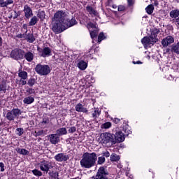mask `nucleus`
I'll use <instances>...</instances> for the list:
<instances>
[{"label": "nucleus", "instance_id": "11", "mask_svg": "<svg viewBox=\"0 0 179 179\" xmlns=\"http://www.w3.org/2000/svg\"><path fill=\"white\" fill-rule=\"evenodd\" d=\"M113 139H115V144L121 143V142L125 141V134L122 131H119L114 134Z\"/></svg>", "mask_w": 179, "mask_h": 179}, {"label": "nucleus", "instance_id": "62", "mask_svg": "<svg viewBox=\"0 0 179 179\" xmlns=\"http://www.w3.org/2000/svg\"><path fill=\"white\" fill-rule=\"evenodd\" d=\"M2 43H3L2 37L0 36V47H2Z\"/></svg>", "mask_w": 179, "mask_h": 179}, {"label": "nucleus", "instance_id": "3", "mask_svg": "<svg viewBox=\"0 0 179 179\" xmlns=\"http://www.w3.org/2000/svg\"><path fill=\"white\" fill-rule=\"evenodd\" d=\"M159 33H160V29L154 28L149 36H144L141 39L143 45H144V47L155 45V44L159 41V38H157V34H159Z\"/></svg>", "mask_w": 179, "mask_h": 179}, {"label": "nucleus", "instance_id": "29", "mask_svg": "<svg viewBox=\"0 0 179 179\" xmlns=\"http://www.w3.org/2000/svg\"><path fill=\"white\" fill-rule=\"evenodd\" d=\"M36 16L40 19L41 22H43V20L45 19V11L41 10H38Z\"/></svg>", "mask_w": 179, "mask_h": 179}, {"label": "nucleus", "instance_id": "61", "mask_svg": "<svg viewBox=\"0 0 179 179\" xmlns=\"http://www.w3.org/2000/svg\"><path fill=\"white\" fill-rule=\"evenodd\" d=\"M170 51H171V48L170 49V48H166V50H165V52L166 53V54H169V52H170Z\"/></svg>", "mask_w": 179, "mask_h": 179}, {"label": "nucleus", "instance_id": "46", "mask_svg": "<svg viewBox=\"0 0 179 179\" xmlns=\"http://www.w3.org/2000/svg\"><path fill=\"white\" fill-rule=\"evenodd\" d=\"M76 131V127L73 126L69 128L68 132L69 134H74Z\"/></svg>", "mask_w": 179, "mask_h": 179}, {"label": "nucleus", "instance_id": "40", "mask_svg": "<svg viewBox=\"0 0 179 179\" xmlns=\"http://www.w3.org/2000/svg\"><path fill=\"white\" fill-rule=\"evenodd\" d=\"M31 173L34 174V176H36V177H41V176H43V172L38 169H34L31 171Z\"/></svg>", "mask_w": 179, "mask_h": 179}, {"label": "nucleus", "instance_id": "14", "mask_svg": "<svg viewBox=\"0 0 179 179\" xmlns=\"http://www.w3.org/2000/svg\"><path fill=\"white\" fill-rule=\"evenodd\" d=\"M23 12L24 13L25 20H29V19L33 16V10H31V8H30L29 5H25L24 6Z\"/></svg>", "mask_w": 179, "mask_h": 179}, {"label": "nucleus", "instance_id": "43", "mask_svg": "<svg viewBox=\"0 0 179 179\" xmlns=\"http://www.w3.org/2000/svg\"><path fill=\"white\" fill-rule=\"evenodd\" d=\"M50 124V117H43L42 122H41V125H47Z\"/></svg>", "mask_w": 179, "mask_h": 179}, {"label": "nucleus", "instance_id": "18", "mask_svg": "<svg viewBox=\"0 0 179 179\" xmlns=\"http://www.w3.org/2000/svg\"><path fill=\"white\" fill-rule=\"evenodd\" d=\"M171 52L179 55V42L172 44L171 46Z\"/></svg>", "mask_w": 179, "mask_h": 179}, {"label": "nucleus", "instance_id": "36", "mask_svg": "<svg viewBox=\"0 0 179 179\" xmlns=\"http://www.w3.org/2000/svg\"><path fill=\"white\" fill-rule=\"evenodd\" d=\"M107 38V36L104 35V32H100L99 36H98V39H97V43L98 44H100L103 40H106Z\"/></svg>", "mask_w": 179, "mask_h": 179}, {"label": "nucleus", "instance_id": "7", "mask_svg": "<svg viewBox=\"0 0 179 179\" xmlns=\"http://www.w3.org/2000/svg\"><path fill=\"white\" fill-rule=\"evenodd\" d=\"M10 57L15 61H22L24 57V50L19 48H14L11 50Z\"/></svg>", "mask_w": 179, "mask_h": 179}, {"label": "nucleus", "instance_id": "37", "mask_svg": "<svg viewBox=\"0 0 179 179\" xmlns=\"http://www.w3.org/2000/svg\"><path fill=\"white\" fill-rule=\"evenodd\" d=\"M120 159V156L115 153L111 154L110 157V162H118Z\"/></svg>", "mask_w": 179, "mask_h": 179}, {"label": "nucleus", "instance_id": "12", "mask_svg": "<svg viewBox=\"0 0 179 179\" xmlns=\"http://www.w3.org/2000/svg\"><path fill=\"white\" fill-rule=\"evenodd\" d=\"M55 160L59 162H68L69 160V155L65 153H59L55 156Z\"/></svg>", "mask_w": 179, "mask_h": 179}, {"label": "nucleus", "instance_id": "10", "mask_svg": "<svg viewBox=\"0 0 179 179\" xmlns=\"http://www.w3.org/2000/svg\"><path fill=\"white\" fill-rule=\"evenodd\" d=\"M37 51L38 52V54L40 57H42L43 58H46V57H51V48L49 47H45L43 49L38 47Z\"/></svg>", "mask_w": 179, "mask_h": 179}, {"label": "nucleus", "instance_id": "51", "mask_svg": "<svg viewBox=\"0 0 179 179\" xmlns=\"http://www.w3.org/2000/svg\"><path fill=\"white\" fill-rule=\"evenodd\" d=\"M0 168L1 172L5 171V164H3V162H0Z\"/></svg>", "mask_w": 179, "mask_h": 179}, {"label": "nucleus", "instance_id": "49", "mask_svg": "<svg viewBox=\"0 0 179 179\" xmlns=\"http://www.w3.org/2000/svg\"><path fill=\"white\" fill-rule=\"evenodd\" d=\"M117 10L118 12H124V10H125V6L122 5L119 6L117 8Z\"/></svg>", "mask_w": 179, "mask_h": 179}, {"label": "nucleus", "instance_id": "6", "mask_svg": "<svg viewBox=\"0 0 179 179\" xmlns=\"http://www.w3.org/2000/svg\"><path fill=\"white\" fill-rule=\"evenodd\" d=\"M101 138L104 145H108L109 146H113V145H115L114 134L107 132L102 133L101 134Z\"/></svg>", "mask_w": 179, "mask_h": 179}, {"label": "nucleus", "instance_id": "41", "mask_svg": "<svg viewBox=\"0 0 179 179\" xmlns=\"http://www.w3.org/2000/svg\"><path fill=\"white\" fill-rule=\"evenodd\" d=\"M26 93H27V96H31V94H36V90H34V88H31V87H28L26 90Z\"/></svg>", "mask_w": 179, "mask_h": 179}, {"label": "nucleus", "instance_id": "38", "mask_svg": "<svg viewBox=\"0 0 179 179\" xmlns=\"http://www.w3.org/2000/svg\"><path fill=\"white\" fill-rule=\"evenodd\" d=\"M27 85H28L29 87H33L34 85H36V80L34 79V78L31 77L27 82Z\"/></svg>", "mask_w": 179, "mask_h": 179}, {"label": "nucleus", "instance_id": "22", "mask_svg": "<svg viewBox=\"0 0 179 179\" xmlns=\"http://www.w3.org/2000/svg\"><path fill=\"white\" fill-rule=\"evenodd\" d=\"M24 104H31L34 103V96L33 95L25 97L23 100Z\"/></svg>", "mask_w": 179, "mask_h": 179}, {"label": "nucleus", "instance_id": "50", "mask_svg": "<svg viewBox=\"0 0 179 179\" xmlns=\"http://www.w3.org/2000/svg\"><path fill=\"white\" fill-rule=\"evenodd\" d=\"M14 16H13V19H17V17H19V16H20V11H17L16 12V10L14 11Z\"/></svg>", "mask_w": 179, "mask_h": 179}, {"label": "nucleus", "instance_id": "28", "mask_svg": "<svg viewBox=\"0 0 179 179\" xmlns=\"http://www.w3.org/2000/svg\"><path fill=\"white\" fill-rule=\"evenodd\" d=\"M18 78H20V79H27L29 78V73L27 71L19 70Z\"/></svg>", "mask_w": 179, "mask_h": 179}, {"label": "nucleus", "instance_id": "23", "mask_svg": "<svg viewBox=\"0 0 179 179\" xmlns=\"http://www.w3.org/2000/svg\"><path fill=\"white\" fill-rule=\"evenodd\" d=\"M15 151L17 152V153H19V155H22V156H28L29 153V150L20 148H15Z\"/></svg>", "mask_w": 179, "mask_h": 179}, {"label": "nucleus", "instance_id": "44", "mask_svg": "<svg viewBox=\"0 0 179 179\" xmlns=\"http://www.w3.org/2000/svg\"><path fill=\"white\" fill-rule=\"evenodd\" d=\"M101 128H104V129H108V128H111V122H106L103 123L101 126Z\"/></svg>", "mask_w": 179, "mask_h": 179}, {"label": "nucleus", "instance_id": "24", "mask_svg": "<svg viewBox=\"0 0 179 179\" xmlns=\"http://www.w3.org/2000/svg\"><path fill=\"white\" fill-rule=\"evenodd\" d=\"M86 10L88 12L89 15H93L94 16H97V11L92 6H87L86 7Z\"/></svg>", "mask_w": 179, "mask_h": 179}, {"label": "nucleus", "instance_id": "26", "mask_svg": "<svg viewBox=\"0 0 179 179\" xmlns=\"http://www.w3.org/2000/svg\"><path fill=\"white\" fill-rule=\"evenodd\" d=\"M169 16H170V17H172V19H177V18H178L179 10L178 9L172 10L169 13Z\"/></svg>", "mask_w": 179, "mask_h": 179}, {"label": "nucleus", "instance_id": "35", "mask_svg": "<svg viewBox=\"0 0 179 179\" xmlns=\"http://www.w3.org/2000/svg\"><path fill=\"white\" fill-rule=\"evenodd\" d=\"M16 83L19 86H24L27 85V78H20V80H17Z\"/></svg>", "mask_w": 179, "mask_h": 179}, {"label": "nucleus", "instance_id": "58", "mask_svg": "<svg viewBox=\"0 0 179 179\" xmlns=\"http://www.w3.org/2000/svg\"><path fill=\"white\" fill-rule=\"evenodd\" d=\"M175 24L179 26V17L175 20Z\"/></svg>", "mask_w": 179, "mask_h": 179}, {"label": "nucleus", "instance_id": "64", "mask_svg": "<svg viewBox=\"0 0 179 179\" xmlns=\"http://www.w3.org/2000/svg\"><path fill=\"white\" fill-rule=\"evenodd\" d=\"M113 2V0H108V3H111Z\"/></svg>", "mask_w": 179, "mask_h": 179}, {"label": "nucleus", "instance_id": "59", "mask_svg": "<svg viewBox=\"0 0 179 179\" xmlns=\"http://www.w3.org/2000/svg\"><path fill=\"white\" fill-rule=\"evenodd\" d=\"M126 176H127V177H129L130 179L134 178V176L129 175V173H128V172L126 173Z\"/></svg>", "mask_w": 179, "mask_h": 179}, {"label": "nucleus", "instance_id": "31", "mask_svg": "<svg viewBox=\"0 0 179 179\" xmlns=\"http://www.w3.org/2000/svg\"><path fill=\"white\" fill-rule=\"evenodd\" d=\"M37 23H38V17L37 16H33L29 22V26H36Z\"/></svg>", "mask_w": 179, "mask_h": 179}, {"label": "nucleus", "instance_id": "33", "mask_svg": "<svg viewBox=\"0 0 179 179\" xmlns=\"http://www.w3.org/2000/svg\"><path fill=\"white\" fill-rule=\"evenodd\" d=\"M100 114H101V110L99 108H96L94 113H92V117L96 120V118H99V117H100Z\"/></svg>", "mask_w": 179, "mask_h": 179}, {"label": "nucleus", "instance_id": "56", "mask_svg": "<svg viewBox=\"0 0 179 179\" xmlns=\"http://www.w3.org/2000/svg\"><path fill=\"white\" fill-rule=\"evenodd\" d=\"M127 3L129 6H132L134 5V1L133 0H127Z\"/></svg>", "mask_w": 179, "mask_h": 179}, {"label": "nucleus", "instance_id": "1", "mask_svg": "<svg viewBox=\"0 0 179 179\" xmlns=\"http://www.w3.org/2000/svg\"><path fill=\"white\" fill-rule=\"evenodd\" d=\"M66 17V11L64 10H57L55 14L53 19L55 22L52 23V31L55 34H59L65 31V30L69 29V27H73L78 24V21L75 17H72L71 20Z\"/></svg>", "mask_w": 179, "mask_h": 179}, {"label": "nucleus", "instance_id": "42", "mask_svg": "<svg viewBox=\"0 0 179 179\" xmlns=\"http://www.w3.org/2000/svg\"><path fill=\"white\" fill-rule=\"evenodd\" d=\"M106 162V157L101 156L98 157L97 164L101 165L104 164Z\"/></svg>", "mask_w": 179, "mask_h": 179}, {"label": "nucleus", "instance_id": "16", "mask_svg": "<svg viewBox=\"0 0 179 179\" xmlns=\"http://www.w3.org/2000/svg\"><path fill=\"white\" fill-rule=\"evenodd\" d=\"M49 141L52 145H57L59 142V136L57 133L51 134L50 135Z\"/></svg>", "mask_w": 179, "mask_h": 179}, {"label": "nucleus", "instance_id": "9", "mask_svg": "<svg viewBox=\"0 0 179 179\" xmlns=\"http://www.w3.org/2000/svg\"><path fill=\"white\" fill-rule=\"evenodd\" d=\"M17 38H24L27 43H29L30 44L33 43L34 41H36V37L33 34V33H24V34H20L16 35Z\"/></svg>", "mask_w": 179, "mask_h": 179}, {"label": "nucleus", "instance_id": "32", "mask_svg": "<svg viewBox=\"0 0 179 179\" xmlns=\"http://www.w3.org/2000/svg\"><path fill=\"white\" fill-rule=\"evenodd\" d=\"M96 26H97V24L96 23L89 22L87 24V28L88 29L89 31L90 30H96V29H99V28Z\"/></svg>", "mask_w": 179, "mask_h": 179}, {"label": "nucleus", "instance_id": "27", "mask_svg": "<svg viewBox=\"0 0 179 179\" xmlns=\"http://www.w3.org/2000/svg\"><path fill=\"white\" fill-rule=\"evenodd\" d=\"M90 37L92 40L94 38H97V35L99 34V29H90Z\"/></svg>", "mask_w": 179, "mask_h": 179}, {"label": "nucleus", "instance_id": "19", "mask_svg": "<svg viewBox=\"0 0 179 179\" xmlns=\"http://www.w3.org/2000/svg\"><path fill=\"white\" fill-rule=\"evenodd\" d=\"M75 110L77 113H87V108H85V106L80 103L76 106Z\"/></svg>", "mask_w": 179, "mask_h": 179}, {"label": "nucleus", "instance_id": "17", "mask_svg": "<svg viewBox=\"0 0 179 179\" xmlns=\"http://www.w3.org/2000/svg\"><path fill=\"white\" fill-rule=\"evenodd\" d=\"M24 58L27 61V62H31L33 59H34V54L30 51L26 52L24 50Z\"/></svg>", "mask_w": 179, "mask_h": 179}, {"label": "nucleus", "instance_id": "8", "mask_svg": "<svg viewBox=\"0 0 179 179\" xmlns=\"http://www.w3.org/2000/svg\"><path fill=\"white\" fill-rule=\"evenodd\" d=\"M39 168L41 171H45V173H49L51 169L55 168V164L52 163V162L43 159L39 163Z\"/></svg>", "mask_w": 179, "mask_h": 179}, {"label": "nucleus", "instance_id": "63", "mask_svg": "<svg viewBox=\"0 0 179 179\" xmlns=\"http://www.w3.org/2000/svg\"><path fill=\"white\" fill-rule=\"evenodd\" d=\"M112 8H113V9H117V5L113 4V5L112 6Z\"/></svg>", "mask_w": 179, "mask_h": 179}, {"label": "nucleus", "instance_id": "57", "mask_svg": "<svg viewBox=\"0 0 179 179\" xmlns=\"http://www.w3.org/2000/svg\"><path fill=\"white\" fill-rule=\"evenodd\" d=\"M133 64H134V65H139V64H142V62H141V61H136V62H135V61H133Z\"/></svg>", "mask_w": 179, "mask_h": 179}, {"label": "nucleus", "instance_id": "47", "mask_svg": "<svg viewBox=\"0 0 179 179\" xmlns=\"http://www.w3.org/2000/svg\"><path fill=\"white\" fill-rule=\"evenodd\" d=\"M13 3V0H6L4 4V8H7L8 5H12Z\"/></svg>", "mask_w": 179, "mask_h": 179}, {"label": "nucleus", "instance_id": "53", "mask_svg": "<svg viewBox=\"0 0 179 179\" xmlns=\"http://www.w3.org/2000/svg\"><path fill=\"white\" fill-rule=\"evenodd\" d=\"M103 157H110V152L106 151L103 152Z\"/></svg>", "mask_w": 179, "mask_h": 179}, {"label": "nucleus", "instance_id": "55", "mask_svg": "<svg viewBox=\"0 0 179 179\" xmlns=\"http://www.w3.org/2000/svg\"><path fill=\"white\" fill-rule=\"evenodd\" d=\"M166 29H167L168 30H171V31L174 30V28L173 27V25H171V24H168V25L166 26Z\"/></svg>", "mask_w": 179, "mask_h": 179}, {"label": "nucleus", "instance_id": "45", "mask_svg": "<svg viewBox=\"0 0 179 179\" xmlns=\"http://www.w3.org/2000/svg\"><path fill=\"white\" fill-rule=\"evenodd\" d=\"M16 131L18 136H22V135H23V128H17Z\"/></svg>", "mask_w": 179, "mask_h": 179}, {"label": "nucleus", "instance_id": "60", "mask_svg": "<svg viewBox=\"0 0 179 179\" xmlns=\"http://www.w3.org/2000/svg\"><path fill=\"white\" fill-rule=\"evenodd\" d=\"M153 3H154L155 6H159V1L157 0H155Z\"/></svg>", "mask_w": 179, "mask_h": 179}, {"label": "nucleus", "instance_id": "21", "mask_svg": "<svg viewBox=\"0 0 179 179\" xmlns=\"http://www.w3.org/2000/svg\"><path fill=\"white\" fill-rule=\"evenodd\" d=\"M48 173L49 179H59V173L55 171H50Z\"/></svg>", "mask_w": 179, "mask_h": 179}, {"label": "nucleus", "instance_id": "25", "mask_svg": "<svg viewBox=\"0 0 179 179\" xmlns=\"http://www.w3.org/2000/svg\"><path fill=\"white\" fill-rule=\"evenodd\" d=\"M68 134V131H66V128L62 127L58 129L56 131V134H57L58 136H62L64 135H66Z\"/></svg>", "mask_w": 179, "mask_h": 179}, {"label": "nucleus", "instance_id": "30", "mask_svg": "<svg viewBox=\"0 0 179 179\" xmlns=\"http://www.w3.org/2000/svg\"><path fill=\"white\" fill-rule=\"evenodd\" d=\"M8 86L6 84V82L5 81H1L0 83V93L1 92H3V93H6V90H8Z\"/></svg>", "mask_w": 179, "mask_h": 179}, {"label": "nucleus", "instance_id": "34", "mask_svg": "<svg viewBox=\"0 0 179 179\" xmlns=\"http://www.w3.org/2000/svg\"><path fill=\"white\" fill-rule=\"evenodd\" d=\"M154 10L155 6H153L152 4H150L145 8V12L148 13V15H152Z\"/></svg>", "mask_w": 179, "mask_h": 179}, {"label": "nucleus", "instance_id": "20", "mask_svg": "<svg viewBox=\"0 0 179 179\" xmlns=\"http://www.w3.org/2000/svg\"><path fill=\"white\" fill-rule=\"evenodd\" d=\"M77 66L80 71H85L87 68V62H85V60H80L77 64Z\"/></svg>", "mask_w": 179, "mask_h": 179}, {"label": "nucleus", "instance_id": "4", "mask_svg": "<svg viewBox=\"0 0 179 179\" xmlns=\"http://www.w3.org/2000/svg\"><path fill=\"white\" fill-rule=\"evenodd\" d=\"M34 69L35 72L38 75H41V76H47V75L51 73V67L48 64H41L39 63L36 64Z\"/></svg>", "mask_w": 179, "mask_h": 179}, {"label": "nucleus", "instance_id": "48", "mask_svg": "<svg viewBox=\"0 0 179 179\" xmlns=\"http://www.w3.org/2000/svg\"><path fill=\"white\" fill-rule=\"evenodd\" d=\"M36 136H41V135H44V130H40L38 131H35Z\"/></svg>", "mask_w": 179, "mask_h": 179}, {"label": "nucleus", "instance_id": "15", "mask_svg": "<svg viewBox=\"0 0 179 179\" xmlns=\"http://www.w3.org/2000/svg\"><path fill=\"white\" fill-rule=\"evenodd\" d=\"M120 128H122L123 131L124 132V135L128 136V135H131L132 134V131H131V127L128 125V123L124 122L122 125L120 126Z\"/></svg>", "mask_w": 179, "mask_h": 179}, {"label": "nucleus", "instance_id": "13", "mask_svg": "<svg viewBox=\"0 0 179 179\" xmlns=\"http://www.w3.org/2000/svg\"><path fill=\"white\" fill-rule=\"evenodd\" d=\"M173 43H174V37H173L172 36H167L162 39V45L166 48L169 47L170 44H173Z\"/></svg>", "mask_w": 179, "mask_h": 179}, {"label": "nucleus", "instance_id": "5", "mask_svg": "<svg viewBox=\"0 0 179 179\" xmlns=\"http://www.w3.org/2000/svg\"><path fill=\"white\" fill-rule=\"evenodd\" d=\"M20 115H22V110L17 108H14L11 110H8L4 117L6 120L12 122L16 118H19Z\"/></svg>", "mask_w": 179, "mask_h": 179}, {"label": "nucleus", "instance_id": "52", "mask_svg": "<svg viewBox=\"0 0 179 179\" xmlns=\"http://www.w3.org/2000/svg\"><path fill=\"white\" fill-rule=\"evenodd\" d=\"M6 1L5 0H0V8H5V3Z\"/></svg>", "mask_w": 179, "mask_h": 179}, {"label": "nucleus", "instance_id": "2", "mask_svg": "<svg viewBox=\"0 0 179 179\" xmlns=\"http://www.w3.org/2000/svg\"><path fill=\"white\" fill-rule=\"evenodd\" d=\"M96 162H97V154L87 152L83 155L80 164L83 169H92L96 166Z\"/></svg>", "mask_w": 179, "mask_h": 179}, {"label": "nucleus", "instance_id": "39", "mask_svg": "<svg viewBox=\"0 0 179 179\" xmlns=\"http://www.w3.org/2000/svg\"><path fill=\"white\" fill-rule=\"evenodd\" d=\"M114 124H117V125H121V124H124V122H127L125 120H123L122 119H120L117 117H115L112 120Z\"/></svg>", "mask_w": 179, "mask_h": 179}, {"label": "nucleus", "instance_id": "54", "mask_svg": "<svg viewBox=\"0 0 179 179\" xmlns=\"http://www.w3.org/2000/svg\"><path fill=\"white\" fill-rule=\"evenodd\" d=\"M23 29L25 30L24 33H27L28 29H27V24H24L22 25V27L21 30H23Z\"/></svg>", "mask_w": 179, "mask_h": 179}]
</instances>
